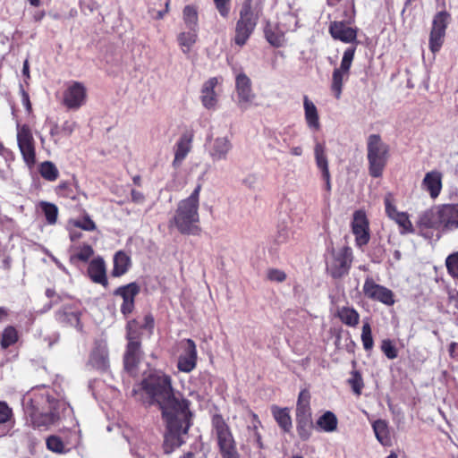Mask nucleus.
Wrapping results in <instances>:
<instances>
[{"label": "nucleus", "instance_id": "nucleus-1", "mask_svg": "<svg viewBox=\"0 0 458 458\" xmlns=\"http://www.w3.org/2000/svg\"><path fill=\"white\" fill-rule=\"evenodd\" d=\"M139 390L146 405H157L161 410L166 423L163 451L165 454H172L186 442L192 425L190 401L175 394L171 377L161 370H150L144 376Z\"/></svg>", "mask_w": 458, "mask_h": 458}, {"label": "nucleus", "instance_id": "nucleus-2", "mask_svg": "<svg viewBox=\"0 0 458 458\" xmlns=\"http://www.w3.org/2000/svg\"><path fill=\"white\" fill-rule=\"evenodd\" d=\"M22 406L34 428L47 429L60 422L74 425L72 408L65 400L55 398L54 392L45 386L29 391L22 398Z\"/></svg>", "mask_w": 458, "mask_h": 458}, {"label": "nucleus", "instance_id": "nucleus-3", "mask_svg": "<svg viewBox=\"0 0 458 458\" xmlns=\"http://www.w3.org/2000/svg\"><path fill=\"white\" fill-rule=\"evenodd\" d=\"M200 191L201 184L199 183L188 198L182 199L178 203L175 214L171 220V224L174 225L182 234L197 235L200 232V227L199 226Z\"/></svg>", "mask_w": 458, "mask_h": 458}, {"label": "nucleus", "instance_id": "nucleus-4", "mask_svg": "<svg viewBox=\"0 0 458 458\" xmlns=\"http://www.w3.org/2000/svg\"><path fill=\"white\" fill-rule=\"evenodd\" d=\"M389 145L383 141L379 134H370L367 139V158L369 173L373 178H379L389 158Z\"/></svg>", "mask_w": 458, "mask_h": 458}, {"label": "nucleus", "instance_id": "nucleus-5", "mask_svg": "<svg viewBox=\"0 0 458 458\" xmlns=\"http://www.w3.org/2000/svg\"><path fill=\"white\" fill-rule=\"evenodd\" d=\"M259 20V13L253 10L252 0H244L235 24L233 38L235 45L242 47L247 43L256 29Z\"/></svg>", "mask_w": 458, "mask_h": 458}, {"label": "nucleus", "instance_id": "nucleus-6", "mask_svg": "<svg viewBox=\"0 0 458 458\" xmlns=\"http://www.w3.org/2000/svg\"><path fill=\"white\" fill-rule=\"evenodd\" d=\"M212 428L222 458H241L231 429L221 414L216 413L212 416Z\"/></svg>", "mask_w": 458, "mask_h": 458}, {"label": "nucleus", "instance_id": "nucleus-7", "mask_svg": "<svg viewBox=\"0 0 458 458\" xmlns=\"http://www.w3.org/2000/svg\"><path fill=\"white\" fill-rule=\"evenodd\" d=\"M353 259L352 250L348 246L332 249L326 257L327 272L334 279L348 275Z\"/></svg>", "mask_w": 458, "mask_h": 458}, {"label": "nucleus", "instance_id": "nucleus-8", "mask_svg": "<svg viewBox=\"0 0 458 458\" xmlns=\"http://www.w3.org/2000/svg\"><path fill=\"white\" fill-rule=\"evenodd\" d=\"M356 47H350L345 49L343 55L339 68L334 70L332 74L331 90L336 99L342 95L344 81L349 77L350 68L354 58Z\"/></svg>", "mask_w": 458, "mask_h": 458}, {"label": "nucleus", "instance_id": "nucleus-9", "mask_svg": "<svg viewBox=\"0 0 458 458\" xmlns=\"http://www.w3.org/2000/svg\"><path fill=\"white\" fill-rule=\"evenodd\" d=\"M362 290L364 295L369 300L379 301L386 306H393L395 302L393 291L376 284L370 276L365 279Z\"/></svg>", "mask_w": 458, "mask_h": 458}, {"label": "nucleus", "instance_id": "nucleus-10", "mask_svg": "<svg viewBox=\"0 0 458 458\" xmlns=\"http://www.w3.org/2000/svg\"><path fill=\"white\" fill-rule=\"evenodd\" d=\"M140 292V286L136 282L119 286L114 291L113 294L114 296H119L123 299L120 310L124 317L129 316L134 310L135 297Z\"/></svg>", "mask_w": 458, "mask_h": 458}, {"label": "nucleus", "instance_id": "nucleus-11", "mask_svg": "<svg viewBox=\"0 0 458 458\" xmlns=\"http://www.w3.org/2000/svg\"><path fill=\"white\" fill-rule=\"evenodd\" d=\"M235 89L238 98V106L245 111L255 98L252 91L251 81L244 73L239 72L235 77Z\"/></svg>", "mask_w": 458, "mask_h": 458}, {"label": "nucleus", "instance_id": "nucleus-12", "mask_svg": "<svg viewBox=\"0 0 458 458\" xmlns=\"http://www.w3.org/2000/svg\"><path fill=\"white\" fill-rule=\"evenodd\" d=\"M440 226L442 225L437 207L424 211L419 217V234L426 239H432L434 233L430 230H437Z\"/></svg>", "mask_w": 458, "mask_h": 458}, {"label": "nucleus", "instance_id": "nucleus-13", "mask_svg": "<svg viewBox=\"0 0 458 458\" xmlns=\"http://www.w3.org/2000/svg\"><path fill=\"white\" fill-rule=\"evenodd\" d=\"M87 92L84 85L72 81L64 92V105L69 109H79L86 102Z\"/></svg>", "mask_w": 458, "mask_h": 458}, {"label": "nucleus", "instance_id": "nucleus-14", "mask_svg": "<svg viewBox=\"0 0 458 458\" xmlns=\"http://www.w3.org/2000/svg\"><path fill=\"white\" fill-rule=\"evenodd\" d=\"M352 233L355 235L356 245L362 248L367 245L369 239V222L364 212L358 210L353 214L352 223Z\"/></svg>", "mask_w": 458, "mask_h": 458}, {"label": "nucleus", "instance_id": "nucleus-15", "mask_svg": "<svg viewBox=\"0 0 458 458\" xmlns=\"http://www.w3.org/2000/svg\"><path fill=\"white\" fill-rule=\"evenodd\" d=\"M197 347L193 340L185 339L182 353L178 358L177 368L180 371L190 373L197 365Z\"/></svg>", "mask_w": 458, "mask_h": 458}, {"label": "nucleus", "instance_id": "nucleus-16", "mask_svg": "<svg viewBox=\"0 0 458 458\" xmlns=\"http://www.w3.org/2000/svg\"><path fill=\"white\" fill-rule=\"evenodd\" d=\"M314 157L317 167L321 172L322 179L326 182V190L329 191L331 190L330 172L328 167V160L326 154V147L324 143H315Z\"/></svg>", "mask_w": 458, "mask_h": 458}, {"label": "nucleus", "instance_id": "nucleus-17", "mask_svg": "<svg viewBox=\"0 0 458 458\" xmlns=\"http://www.w3.org/2000/svg\"><path fill=\"white\" fill-rule=\"evenodd\" d=\"M193 135L191 132H184L181 135L177 142L174 147V158L173 161V166L177 168L181 166L183 160L186 158L191 149Z\"/></svg>", "mask_w": 458, "mask_h": 458}, {"label": "nucleus", "instance_id": "nucleus-18", "mask_svg": "<svg viewBox=\"0 0 458 458\" xmlns=\"http://www.w3.org/2000/svg\"><path fill=\"white\" fill-rule=\"evenodd\" d=\"M441 225L447 230L458 228V204L437 206Z\"/></svg>", "mask_w": 458, "mask_h": 458}, {"label": "nucleus", "instance_id": "nucleus-19", "mask_svg": "<svg viewBox=\"0 0 458 458\" xmlns=\"http://www.w3.org/2000/svg\"><path fill=\"white\" fill-rule=\"evenodd\" d=\"M329 32L333 38L344 43H353L357 38V30L347 26L344 21H333L329 25Z\"/></svg>", "mask_w": 458, "mask_h": 458}, {"label": "nucleus", "instance_id": "nucleus-20", "mask_svg": "<svg viewBox=\"0 0 458 458\" xmlns=\"http://www.w3.org/2000/svg\"><path fill=\"white\" fill-rule=\"evenodd\" d=\"M80 311L71 306H64L55 313V319L65 327H74L81 331L82 326L80 321Z\"/></svg>", "mask_w": 458, "mask_h": 458}, {"label": "nucleus", "instance_id": "nucleus-21", "mask_svg": "<svg viewBox=\"0 0 458 458\" xmlns=\"http://www.w3.org/2000/svg\"><path fill=\"white\" fill-rule=\"evenodd\" d=\"M217 83V78L212 77L205 81L202 85L200 100L203 106L207 109H215L217 104V95L215 91V88Z\"/></svg>", "mask_w": 458, "mask_h": 458}, {"label": "nucleus", "instance_id": "nucleus-22", "mask_svg": "<svg viewBox=\"0 0 458 458\" xmlns=\"http://www.w3.org/2000/svg\"><path fill=\"white\" fill-rule=\"evenodd\" d=\"M232 148L233 145L227 137H217L212 141L208 153L213 161L225 160Z\"/></svg>", "mask_w": 458, "mask_h": 458}, {"label": "nucleus", "instance_id": "nucleus-23", "mask_svg": "<svg viewBox=\"0 0 458 458\" xmlns=\"http://www.w3.org/2000/svg\"><path fill=\"white\" fill-rule=\"evenodd\" d=\"M140 342L127 343L123 357V364L126 371L129 373H132L134 371L140 362Z\"/></svg>", "mask_w": 458, "mask_h": 458}, {"label": "nucleus", "instance_id": "nucleus-24", "mask_svg": "<svg viewBox=\"0 0 458 458\" xmlns=\"http://www.w3.org/2000/svg\"><path fill=\"white\" fill-rule=\"evenodd\" d=\"M88 274L94 283L100 284L105 287L108 284L106 266L102 259H95L89 263Z\"/></svg>", "mask_w": 458, "mask_h": 458}, {"label": "nucleus", "instance_id": "nucleus-25", "mask_svg": "<svg viewBox=\"0 0 458 458\" xmlns=\"http://www.w3.org/2000/svg\"><path fill=\"white\" fill-rule=\"evenodd\" d=\"M422 187L428 191L432 199H436L442 189V174L437 171H431L426 174Z\"/></svg>", "mask_w": 458, "mask_h": 458}, {"label": "nucleus", "instance_id": "nucleus-26", "mask_svg": "<svg viewBox=\"0 0 458 458\" xmlns=\"http://www.w3.org/2000/svg\"><path fill=\"white\" fill-rule=\"evenodd\" d=\"M304 116L308 127L313 131H318L320 128L319 116L317 106L310 100L308 96L303 97Z\"/></svg>", "mask_w": 458, "mask_h": 458}, {"label": "nucleus", "instance_id": "nucleus-27", "mask_svg": "<svg viewBox=\"0 0 458 458\" xmlns=\"http://www.w3.org/2000/svg\"><path fill=\"white\" fill-rule=\"evenodd\" d=\"M89 363L98 370L105 371L108 369V352L106 345L98 344L93 349Z\"/></svg>", "mask_w": 458, "mask_h": 458}, {"label": "nucleus", "instance_id": "nucleus-28", "mask_svg": "<svg viewBox=\"0 0 458 458\" xmlns=\"http://www.w3.org/2000/svg\"><path fill=\"white\" fill-rule=\"evenodd\" d=\"M131 260L124 251L119 250L114 256V267L112 270V276L119 277L127 273L131 267Z\"/></svg>", "mask_w": 458, "mask_h": 458}, {"label": "nucleus", "instance_id": "nucleus-29", "mask_svg": "<svg viewBox=\"0 0 458 458\" xmlns=\"http://www.w3.org/2000/svg\"><path fill=\"white\" fill-rule=\"evenodd\" d=\"M310 394L306 389L299 394L296 403V418H311Z\"/></svg>", "mask_w": 458, "mask_h": 458}, {"label": "nucleus", "instance_id": "nucleus-30", "mask_svg": "<svg viewBox=\"0 0 458 458\" xmlns=\"http://www.w3.org/2000/svg\"><path fill=\"white\" fill-rule=\"evenodd\" d=\"M271 411L279 427L284 432H290L293 428V422L288 408H279L277 406H273L271 408Z\"/></svg>", "mask_w": 458, "mask_h": 458}, {"label": "nucleus", "instance_id": "nucleus-31", "mask_svg": "<svg viewBox=\"0 0 458 458\" xmlns=\"http://www.w3.org/2000/svg\"><path fill=\"white\" fill-rule=\"evenodd\" d=\"M72 442L66 441L65 443L63 441V437L60 435H51L46 439L47 448L58 454H65L70 452L66 445H70Z\"/></svg>", "mask_w": 458, "mask_h": 458}, {"label": "nucleus", "instance_id": "nucleus-32", "mask_svg": "<svg viewBox=\"0 0 458 458\" xmlns=\"http://www.w3.org/2000/svg\"><path fill=\"white\" fill-rule=\"evenodd\" d=\"M337 316L344 325L352 327H356L360 321V315L352 307L344 306L339 308Z\"/></svg>", "mask_w": 458, "mask_h": 458}, {"label": "nucleus", "instance_id": "nucleus-33", "mask_svg": "<svg viewBox=\"0 0 458 458\" xmlns=\"http://www.w3.org/2000/svg\"><path fill=\"white\" fill-rule=\"evenodd\" d=\"M13 410L7 405L5 402L0 401V425H4L0 437L8 434L13 425Z\"/></svg>", "mask_w": 458, "mask_h": 458}, {"label": "nucleus", "instance_id": "nucleus-34", "mask_svg": "<svg viewBox=\"0 0 458 458\" xmlns=\"http://www.w3.org/2000/svg\"><path fill=\"white\" fill-rule=\"evenodd\" d=\"M198 38V30H189L178 34L177 41L184 54H188Z\"/></svg>", "mask_w": 458, "mask_h": 458}, {"label": "nucleus", "instance_id": "nucleus-35", "mask_svg": "<svg viewBox=\"0 0 458 458\" xmlns=\"http://www.w3.org/2000/svg\"><path fill=\"white\" fill-rule=\"evenodd\" d=\"M337 424L336 416L330 411H326L317 420V427L325 432H334L337 428Z\"/></svg>", "mask_w": 458, "mask_h": 458}, {"label": "nucleus", "instance_id": "nucleus-36", "mask_svg": "<svg viewBox=\"0 0 458 458\" xmlns=\"http://www.w3.org/2000/svg\"><path fill=\"white\" fill-rule=\"evenodd\" d=\"M372 428L377 441L383 445H388L391 442V438L386 421L384 420H377L373 422Z\"/></svg>", "mask_w": 458, "mask_h": 458}, {"label": "nucleus", "instance_id": "nucleus-37", "mask_svg": "<svg viewBox=\"0 0 458 458\" xmlns=\"http://www.w3.org/2000/svg\"><path fill=\"white\" fill-rule=\"evenodd\" d=\"M57 196L76 200L78 199V187L73 182H61L55 190Z\"/></svg>", "mask_w": 458, "mask_h": 458}, {"label": "nucleus", "instance_id": "nucleus-38", "mask_svg": "<svg viewBox=\"0 0 458 458\" xmlns=\"http://www.w3.org/2000/svg\"><path fill=\"white\" fill-rule=\"evenodd\" d=\"M265 37L270 45L279 47L284 41V30L278 25L275 28L267 26L265 29Z\"/></svg>", "mask_w": 458, "mask_h": 458}, {"label": "nucleus", "instance_id": "nucleus-39", "mask_svg": "<svg viewBox=\"0 0 458 458\" xmlns=\"http://www.w3.org/2000/svg\"><path fill=\"white\" fill-rule=\"evenodd\" d=\"M38 206L45 216L47 224L49 225H55L59 213L58 207L55 204L47 201H40Z\"/></svg>", "mask_w": 458, "mask_h": 458}, {"label": "nucleus", "instance_id": "nucleus-40", "mask_svg": "<svg viewBox=\"0 0 458 458\" xmlns=\"http://www.w3.org/2000/svg\"><path fill=\"white\" fill-rule=\"evenodd\" d=\"M182 19L185 26L189 30H198L199 16L197 7L194 5H186L182 11Z\"/></svg>", "mask_w": 458, "mask_h": 458}, {"label": "nucleus", "instance_id": "nucleus-41", "mask_svg": "<svg viewBox=\"0 0 458 458\" xmlns=\"http://www.w3.org/2000/svg\"><path fill=\"white\" fill-rule=\"evenodd\" d=\"M313 422L311 418H296V430L302 441H307L311 434Z\"/></svg>", "mask_w": 458, "mask_h": 458}, {"label": "nucleus", "instance_id": "nucleus-42", "mask_svg": "<svg viewBox=\"0 0 458 458\" xmlns=\"http://www.w3.org/2000/svg\"><path fill=\"white\" fill-rule=\"evenodd\" d=\"M298 18L295 13L287 12L278 17L277 25L284 31L295 30L298 28Z\"/></svg>", "mask_w": 458, "mask_h": 458}, {"label": "nucleus", "instance_id": "nucleus-43", "mask_svg": "<svg viewBox=\"0 0 458 458\" xmlns=\"http://www.w3.org/2000/svg\"><path fill=\"white\" fill-rule=\"evenodd\" d=\"M38 171L40 175L48 182H55L59 176L56 165L51 161L42 162Z\"/></svg>", "mask_w": 458, "mask_h": 458}, {"label": "nucleus", "instance_id": "nucleus-44", "mask_svg": "<svg viewBox=\"0 0 458 458\" xmlns=\"http://www.w3.org/2000/svg\"><path fill=\"white\" fill-rule=\"evenodd\" d=\"M450 14L445 11L438 12L432 21V31L441 32L445 34V30L449 23Z\"/></svg>", "mask_w": 458, "mask_h": 458}, {"label": "nucleus", "instance_id": "nucleus-45", "mask_svg": "<svg viewBox=\"0 0 458 458\" xmlns=\"http://www.w3.org/2000/svg\"><path fill=\"white\" fill-rule=\"evenodd\" d=\"M18 341V332L15 327L8 326L3 331L0 337V344L3 349H7Z\"/></svg>", "mask_w": 458, "mask_h": 458}, {"label": "nucleus", "instance_id": "nucleus-46", "mask_svg": "<svg viewBox=\"0 0 458 458\" xmlns=\"http://www.w3.org/2000/svg\"><path fill=\"white\" fill-rule=\"evenodd\" d=\"M17 143L18 147L35 143L31 130L28 124L17 123Z\"/></svg>", "mask_w": 458, "mask_h": 458}, {"label": "nucleus", "instance_id": "nucleus-47", "mask_svg": "<svg viewBox=\"0 0 458 458\" xmlns=\"http://www.w3.org/2000/svg\"><path fill=\"white\" fill-rule=\"evenodd\" d=\"M59 435L63 437L64 443L66 441L72 442L70 445H66L70 451L76 448L81 443V431L78 428L63 430Z\"/></svg>", "mask_w": 458, "mask_h": 458}, {"label": "nucleus", "instance_id": "nucleus-48", "mask_svg": "<svg viewBox=\"0 0 458 458\" xmlns=\"http://www.w3.org/2000/svg\"><path fill=\"white\" fill-rule=\"evenodd\" d=\"M93 254L94 250L92 247L89 244H83L79 248L77 253L71 255L70 262L72 264H75L77 261L88 262Z\"/></svg>", "mask_w": 458, "mask_h": 458}, {"label": "nucleus", "instance_id": "nucleus-49", "mask_svg": "<svg viewBox=\"0 0 458 458\" xmlns=\"http://www.w3.org/2000/svg\"><path fill=\"white\" fill-rule=\"evenodd\" d=\"M19 149L25 164L31 168L36 164L35 143L19 146Z\"/></svg>", "mask_w": 458, "mask_h": 458}, {"label": "nucleus", "instance_id": "nucleus-50", "mask_svg": "<svg viewBox=\"0 0 458 458\" xmlns=\"http://www.w3.org/2000/svg\"><path fill=\"white\" fill-rule=\"evenodd\" d=\"M392 220H394L401 227V234L411 233L414 232L413 225L406 213L400 212Z\"/></svg>", "mask_w": 458, "mask_h": 458}, {"label": "nucleus", "instance_id": "nucleus-51", "mask_svg": "<svg viewBox=\"0 0 458 458\" xmlns=\"http://www.w3.org/2000/svg\"><path fill=\"white\" fill-rule=\"evenodd\" d=\"M140 323L136 319H131L126 325V339L130 342H140Z\"/></svg>", "mask_w": 458, "mask_h": 458}, {"label": "nucleus", "instance_id": "nucleus-52", "mask_svg": "<svg viewBox=\"0 0 458 458\" xmlns=\"http://www.w3.org/2000/svg\"><path fill=\"white\" fill-rule=\"evenodd\" d=\"M347 382L352 387L353 393L356 395H360L362 388L364 387V383L361 374L358 370H352L351 372V377L348 378Z\"/></svg>", "mask_w": 458, "mask_h": 458}, {"label": "nucleus", "instance_id": "nucleus-53", "mask_svg": "<svg viewBox=\"0 0 458 458\" xmlns=\"http://www.w3.org/2000/svg\"><path fill=\"white\" fill-rule=\"evenodd\" d=\"M131 445V453L136 458H146L148 454V446L147 443L142 440H136L135 442L129 441Z\"/></svg>", "mask_w": 458, "mask_h": 458}, {"label": "nucleus", "instance_id": "nucleus-54", "mask_svg": "<svg viewBox=\"0 0 458 458\" xmlns=\"http://www.w3.org/2000/svg\"><path fill=\"white\" fill-rule=\"evenodd\" d=\"M445 266L448 274L456 281H458V251L447 256L445 259Z\"/></svg>", "mask_w": 458, "mask_h": 458}, {"label": "nucleus", "instance_id": "nucleus-55", "mask_svg": "<svg viewBox=\"0 0 458 458\" xmlns=\"http://www.w3.org/2000/svg\"><path fill=\"white\" fill-rule=\"evenodd\" d=\"M72 225L77 228L88 232H92L97 228L95 222L90 218V216L88 214H85L81 217L73 220Z\"/></svg>", "mask_w": 458, "mask_h": 458}, {"label": "nucleus", "instance_id": "nucleus-56", "mask_svg": "<svg viewBox=\"0 0 458 458\" xmlns=\"http://www.w3.org/2000/svg\"><path fill=\"white\" fill-rule=\"evenodd\" d=\"M445 33L430 31L429 35V48L432 53H437L440 50L445 38Z\"/></svg>", "mask_w": 458, "mask_h": 458}, {"label": "nucleus", "instance_id": "nucleus-57", "mask_svg": "<svg viewBox=\"0 0 458 458\" xmlns=\"http://www.w3.org/2000/svg\"><path fill=\"white\" fill-rule=\"evenodd\" d=\"M361 341L366 351H369L373 348L374 342L372 338L371 327L369 323H365L362 327Z\"/></svg>", "mask_w": 458, "mask_h": 458}, {"label": "nucleus", "instance_id": "nucleus-58", "mask_svg": "<svg viewBox=\"0 0 458 458\" xmlns=\"http://www.w3.org/2000/svg\"><path fill=\"white\" fill-rule=\"evenodd\" d=\"M381 351L389 360H394L398 356V351L389 339H385L381 343Z\"/></svg>", "mask_w": 458, "mask_h": 458}, {"label": "nucleus", "instance_id": "nucleus-59", "mask_svg": "<svg viewBox=\"0 0 458 458\" xmlns=\"http://www.w3.org/2000/svg\"><path fill=\"white\" fill-rule=\"evenodd\" d=\"M386 213L391 219L394 218L400 212L396 209V207L393 204L391 194H387L384 199Z\"/></svg>", "mask_w": 458, "mask_h": 458}, {"label": "nucleus", "instance_id": "nucleus-60", "mask_svg": "<svg viewBox=\"0 0 458 458\" xmlns=\"http://www.w3.org/2000/svg\"><path fill=\"white\" fill-rule=\"evenodd\" d=\"M219 14L226 18L230 12V0H213Z\"/></svg>", "mask_w": 458, "mask_h": 458}, {"label": "nucleus", "instance_id": "nucleus-61", "mask_svg": "<svg viewBox=\"0 0 458 458\" xmlns=\"http://www.w3.org/2000/svg\"><path fill=\"white\" fill-rule=\"evenodd\" d=\"M291 236V231L287 226H279L276 236V242L277 243H284Z\"/></svg>", "mask_w": 458, "mask_h": 458}, {"label": "nucleus", "instance_id": "nucleus-62", "mask_svg": "<svg viewBox=\"0 0 458 458\" xmlns=\"http://www.w3.org/2000/svg\"><path fill=\"white\" fill-rule=\"evenodd\" d=\"M267 278L270 281L280 283L285 280L286 275L284 271L279 269H269L267 272Z\"/></svg>", "mask_w": 458, "mask_h": 458}, {"label": "nucleus", "instance_id": "nucleus-63", "mask_svg": "<svg viewBox=\"0 0 458 458\" xmlns=\"http://www.w3.org/2000/svg\"><path fill=\"white\" fill-rule=\"evenodd\" d=\"M155 326V319L151 313H148L144 316L143 323L140 324V327L142 329H146L152 333Z\"/></svg>", "mask_w": 458, "mask_h": 458}, {"label": "nucleus", "instance_id": "nucleus-64", "mask_svg": "<svg viewBox=\"0 0 458 458\" xmlns=\"http://www.w3.org/2000/svg\"><path fill=\"white\" fill-rule=\"evenodd\" d=\"M77 124L74 121H65L61 126V132L64 136H70L75 130Z\"/></svg>", "mask_w": 458, "mask_h": 458}]
</instances>
